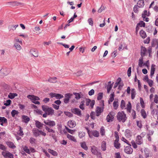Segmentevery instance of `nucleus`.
<instances>
[{
	"mask_svg": "<svg viewBox=\"0 0 158 158\" xmlns=\"http://www.w3.org/2000/svg\"><path fill=\"white\" fill-rule=\"evenodd\" d=\"M42 108L43 111L47 113L48 115H52L53 114L54 110L52 108L49 107L47 106L43 105L42 106Z\"/></svg>",
	"mask_w": 158,
	"mask_h": 158,
	"instance_id": "obj_2",
	"label": "nucleus"
},
{
	"mask_svg": "<svg viewBox=\"0 0 158 158\" xmlns=\"http://www.w3.org/2000/svg\"><path fill=\"white\" fill-rule=\"evenodd\" d=\"M105 9V7L104 6L102 5L100 8L98 10V13H101Z\"/></svg>",
	"mask_w": 158,
	"mask_h": 158,
	"instance_id": "obj_64",
	"label": "nucleus"
},
{
	"mask_svg": "<svg viewBox=\"0 0 158 158\" xmlns=\"http://www.w3.org/2000/svg\"><path fill=\"white\" fill-rule=\"evenodd\" d=\"M73 94L75 96V98L77 100L80 99L81 97L79 93H73Z\"/></svg>",
	"mask_w": 158,
	"mask_h": 158,
	"instance_id": "obj_50",
	"label": "nucleus"
},
{
	"mask_svg": "<svg viewBox=\"0 0 158 158\" xmlns=\"http://www.w3.org/2000/svg\"><path fill=\"white\" fill-rule=\"evenodd\" d=\"M117 119L118 121L124 123L127 119L126 114L123 111L119 112L117 115Z\"/></svg>",
	"mask_w": 158,
	"mask_h": 158,
	"instance_id": "obj_1",
	"label": "nucleus"
},
{
	"mask_svg": "<svg viewBox=\"0 0 158 158\" xmlns=\"http://www.w3.org/2000/svg\"><path fill=\"white\" fill-rule=\"evenodd\" d=\"M10 72V69L6 68L1 69L0 70V77H2L7 75Z\"/></svg>",
	"mask_w": 158,
	"mask_h": 158,
	"instance_id": "obj_3",
	"label": "nucleus"
},
{
	"mask_svg": "<svg viewBox=\"0 0 158 158\" xmlns=\"http://www.w3.org/2000/svg\"><path fill=\"white\" fill-rule=\"evenodd\" d=\"M6 144L10 148L12 149H15L16 148V146L14 145V143L10 141H8L6 142Z\"/></svg>",
	"mask_w": 158,
	"mask_h": 158,
	"instance_id": "obj_20",
	"label": "nucleus"
},
{
	"mask_svg": "<svg viewBox=\"0 0 158 158\" xmlns=\"http://www.w3.org/2000/svg\"><path fill=\"white\" fill-rule=\"evenodd\" d=\"M48 152L54 156H57L58 155L57 153L55 151L51 150L50 149H48Z\"/></svg>",
	"mask_w": 158,
	"mask_h": 158,
	"instance_id": "obj_32",
	"label": "nucleus"
},
{
	"mask_svg": "<svg viewBox=\"0 0 158 158\" xmlns=\"http://www.w3.org/2000/svg\"><path fill=\"white\" fill-rule=\"evenodd\" d=\"M103 97V93H99L98 95L97 99L98 100H101Z\"/></svg>",
	"mask_w": 158,
	"mask_h": 158,
	"instance_id": "obj_53",
	"label": "nucleus"
},
{
	"mask_svg": "<svg viewBox=\"0 0 158 158\" xmlns=\"http://www.w3.org/2000/svg\"><path fill=\"white\" fill-rule=\"evenodd\" d=\"M67 137L70 140L73 141L74 142H77L76 139H75L74 137L69 134H68L67 135Z\"/></svg>",
	"mask_w": 158,
	"mask_h": 158,
	"instance_id": "obj_34",
	"label": "nucleus"
},
{
	"mask_svg": "<svg viewBox=\"0 0 158 158\" xmlns=\"http://www.w3.org/2000/svg\"><path fill=\"white\" fill-rule=\"evenodd\" d=\"M155 66L156 65L154 64H152L151 65L150 72V76L151 78H152L154 74L155 71Z\"/></svg>",
	"mask_w": 158,
	"mask_h": 158,
	"instance_id": "obj_16",
	"label": "nucleus"
},
{
	"mask_svg": "<svg viewBox=\"0 0 158 158\" xmlns=\"http://www.w3.org/2000/svg\"><path fill=\"white\" fill-rule=\"evenodd\" d=\"M130 146H127L124 149L125 152L127 154H131L133 151V149L131 147V145H129Z\"/></svg>",
	"mask_w": 158,
	"mask_h": 158,
	"instance_id": "obj_10",
	"label": "nucleus"
},
{
	"mask_svg": "<svg viewBox=\"0 0 158 158\" xmlns=\"http://www.w3.org/2000/svg\"><path fill=\"white\" fill-rule=\"evenodd\" d=\"M137 26H139L140 27H144L145 26V23L143 21H141L139 23L137 24Z\"/></svg>",
	"mask_w": 158,
	"mask_h": 158,
	"instance_id": "obj_47",
	"label": "nucleus"
},
{
	"mask_svg": "<svg viewBox=\"0 0 158 158\" xmlns=\"http://www.w3.org/2000/svg\"><path fill=\"white\" fill-rule=\"evenodd\" d=\"M100 133L102 135H105V130L104 127H102L100 129Z\"/></svg>",
	"mask_w": 158,
	"mask_h": 158,
	"instance_id": "obj_57",
	"label": "nucleus"
},
{
	"mask_svg": "<svg viewBox=\"0 0 158 158\" xmlns=\"http://www.w3.org/2000/svg\"><path fill=\"white\" fill-rule=\"evenodd\" d=\"M147 50L144 47L142 46L141 47L140 55L141 57H143L146 55Z\"/></svg>",
	"mask_w": 158,
	"mask_h": 158,
	"instance_id": "obj_12",
	"label": "nucleus"
},
{
	"mask_svg": "<svg viewBox=\"0 0 158 158\" xmlns=\"http://www.w3.org/2000/svg\"><path fill=\"white\" fill-rule=\"evenodd\" d=\"M45 129L47 130L48 132L51 133H54L55 132V131L52 129L46 126L45 127Z\"/></svg>",
	"mask_w": 158,
	"mask_h": 158,
	"instance_id": "obj_46",
	"label": "nucleus"
},
{
	"mask_svg": "<svg viewBox=\"0 0 158 158\" xmlns=\"http://www.w3.org/2000/svg\"><path fill=\"white\" fill-rule=\"evenodd\" d=\"M23 150L27 153L28 154H30V151L29 149L28 148V147L26 146H25L23 147Z\"/></svg>",
	"mask_w": 158,
	"mask_h": 158,
	"instance_id": "obj_43",
	"label": "nucleus"
},
{
	"mask_svg": "<svg viewBox=\"0 0 158 158\" xmlns=\"http://www.w3.org/2000/svg\"><path fill=\"white\" fill-rule=\"evenodd\" d=\"M35 138L32 137L31 138L29 139V142L31 144L35 143Z\"/></svg>",
	"mask_w": 158,
	"mask_h": 158,
	"instance_id": "obj_59",
	"label": "nucleus"
},
{
	"mask_svg": "<svg viewBox=\"0 0 158 158\" xmlns=\"http://www.w3.org/2000/svg\"><path fill=\"white\" fill-rule=\"evenodd\" d=\"M71 110L73 113L78 116H80L81 115V111L79 108H75L71 109Z\"/></svg>",
	"mask_w": 158,
	"mask_h": 158,
	"instance_id": "obj_11",
	"label": "nucleus"
},
{
	"mask_svg": "<svg viewBox=\"0 0 158 158\" xmlns=\"http://www.w3.org/2000/svg\"><path fill=\"white\" fill-rule=\"evenodd\" d=\"M114 93H111L110 95V98L108 100V103L109 104L110 102H112L114 99Z\"/></svg>",
	"mask_w": 158,
	"mask_h": 158,
	"instance_id": "obj_27",
	"label": "nucleus"
},
{
	"mask_svg": "<svg viewBox=\"0 0 158 158\" xmlns=\"http://www.w3.org/2000/svg\"><path fill=\"white\" fill-rule=\"evenodd\" d=\"M90 117L93 119H95V113L94 111H92L90 114Z\"/></svg>",
	"mask_w": 158,
	"mask_h": 158,
	"instance_id": "obj_56",
	"label": "nucleus"
},
{
	"mask_svg": "<svg viewBox=\"0 0 158 158\" xmlns=\"http://www.w3.org/2000/svg\"><path fill=\"white\" fill-rule=\"evenodd\" d=\"M140 100L141 106L142 108H144L145 107L144 103L142 98H140Z\"/></svg>",
	"mask_w": 158,
	"mask_h": 158,
	"instance_id": "obj_54",
	"label": "nucleus"
},
{
	"mask_svg": "<svg viewBox=\"0 0 158 158\" xmlns=\"http://www.w3.org/2000/svg\"><path fill=\"white\" fill-rule=\"evenodd\" d=\"M64 97V96L63 95L59 94H56V98L57 99H60Z\"/></svg>",
	"mask_w": 158,
	"mask_h": 158,
	"instance_id": "obj_51",
	"label": "nucleus"
},
{
	"mask_svg": "<svg viewBox=\"0 0 158 158\" xmlns=\"http://www.w3.org/2000/svg\"><path fill=\"white\" fill-rule=\"evenodd\" d=\"M120 107L122 109L125 108V102L123 100H122L121 101Z\"/></svg>",
	"mask_w": 158,
	"mask_h": 158,
	"instance_id": "obj_45",
	"label": "nucleus"
},
{
	"mask_svg": "<svg viewBox=\"0 0 158 158\" xmlns=\"http://www.w3.org/2000/svg\"><path fill=\"white\" fill-rule=\"evenodd\" d=\"M18 26V25H11L9 26L8 28L9 29H10V30L11 29H12L14 31L15 30L16 28Z\"/></svg>",
	"mask_w": 158,
	"mask_h": 158,
	"instance_id": "obj_39",
	"label": "nucleus"
},
{
	"mask_svg": "<svg viewBox=\"0 0 158 158\" xmlns=\"http://www.w3.org/2000/svg\"><path fill=\"white\" fill-rule=\"evenodd\" d=\"M125 135L127 137L129 138L131 137V135L130 133V131L127 129L125 131Z\"/></svg>",
	"mask_w": 158,
	"mask_h": 158,
	"instance_id": "obj_48",
	"label": "nucleus"
},
{
	"mask_svg": "<svg viewBox=\"0 0 158 158\" xmlns=\"http://www.w3.org/2000/svg\"><path fill=\"white\" fill-rule=\"evenodd\" d=\"M103 107H100L99 106H97L95 112L96 113V115L97 116H99L100 115L101 113L103 111V106H104V101H102Z\"/></svg>",
	"mask_w": 158,
	"mask_h": 158,
	"instance_id": "obj_4",
	"label": "nucleus"
},
{
	"mask_svg": "<svg viewBox=\"0 0 158 158\" xmlns=\"http://www.w3.org/2000/svg\"><path fill=\"white\" fill-rule=\"evenodd\" d=\"M139 34L140 36L143 39H144L147 37L146 34L143 30H141L140 31Z\"/></svg>",
	"mask_w": 158,
	"mask_h": 158,
	"instance_id": "obj_25",
	"label": "nucleus"
},
{
	"mask_svg": "<svg viewBox=\"0 0 158 158\" xmlns=\"http://www.w3.org/2000/svg\"><path fill=\"white\" fill-rule=\"evenodd\" d=\"M113 106L114 109H117L118 106V102L116 101H114L113 103Z\"/></svg>",
	"mask_w": 158,
	"mask_h": 158,
	"instance_id": "obj_44",
	"label": "nucleus"
},
{
	"mask_svg": "<svg viewBox=\"0 0 158 158\" xmlns=\"http://www.w3.org/2000/svg\"><path fill=\"white\" fill-rule=\"evenodd\" d=\"M152 47H155L154 42H152V46L149 47L147 51L148 53H152Z\"/></svg>",
	"mask_w": 158,
	"mask_h": 158,
	"instance_id": "obj_40",
	"label": "nucleus"
},
{
	"mask_svg": "<svg viewBox=\"0 0 158 158\" xmlns=\"http://www.w3.org/2000/svg\"><path fill=\"white\" fill-rule=\"evenodd\" d=\"M30 52L31 54L34 56L35 57H37L38 56V52L37 50L35 49H31Z\"/></svg>",
	"mask_w": 158,
	"mask_h": 158,
	"instance_id": "obj_15",
	"label": "nucleus"
},
{
	"mask_svg": "<svg viewBox=\"0 0 158 158\" xmlns=\"http://www.w3.org/2000/svg\"><path fill=\"white\" fill-rule=\"evenodd\" d=\"M91 152L93 154L95 155L98 152L97 151L96 147L94 146L91 147Z\"/></svg>",
	"mask_w": 158,
	"mask_h": 158,
	"instance_id": "obj_30",
	"label": "nucleus"
},
{
	"mask_svg": "<svg viewBox=\"0 0 158 158\" xmlns=\"http://www.w3.org/2000/svg\"><path fill=\"white\" fill-rule=\"evenodd\" d=\"M114 136L116 139L115 141L119 140V137L118 135V133L116 131L114 132Z\"/></svg>",
	"mask_w": 158,
	"mask_h": 158,
	"instance_id": "obj_62",
	"label": "nucleus"
},
{
	"mask_svg": "<svg viewBox=\"0 0 158 158\" xmlns=\"http://www.w3.org/2000/svg\"><path fill=\"white\" fill-rule=\"evenodd\" d=\"M99 135V132L96 130L91 131L89 135V137L90 138H92L93 136L94 137H98Z\"/></svg>",
	"mask_w": 158,
	"mask_h": 158,
	"instance_id": "obj_6",
	"label": "nucleus"
},
{
	"mask_svg": "<svg viewBox=\"0 0 158 158\" xmlns=\"http://www.w3.org/2000/svg\"><path fill=\"white\" fill-rule=\"evenodd\" d=\"M141 114L143 118H145L147 117V114L145 110L143 109L141 111Z\"/></svg>",
	"mask_w": 158,
	"mask_h": 158,
	"instance_id": "obj_37",
	"label": "nucleus"
},
{
	"mask_svg": "<svg viewBox=\"0 0 158 158\" xmlns=\"http://www.w3.org/2000/svg\"><path fill=\"white\" fill-rule=\"evenodd\" d=\"M137 4L139 7L142 8L144 5V1L143 0H139Z\"/></svg>",
	"mask_w": 158,
	"mask_h": 158,
	"instance_id": "obj_21",
	"label": "nucleus"
},
{
	"mask_svg": "<svg viewBox=\"0 0 158 158\" xmlns=\"http://www.w3.org/2000/svg\"><path fill=\"white\" fill-rule=\"evenodd\" d=\"M68 125L70 128H73L76 126L75 122L73 120H71L68 121Z\"/></svg>",
	"mask_w": 158,
	"mask_h": 158,
	"instance_id": "obj_17",
	"label": "nucleus"
},
{
	"mask_svg": "<svg viewBox=\"0 0 158 158\" xmlns=\"http://www.w3.org/2000/svg\"><path fill=\"white\" fill-rule=\"evenodd\" d=\"M72 95V94L69 93L65 94L64 95V102L65 104L68 103Z\"/></svg>",
	"mask_w": 158,
	"mask_h": 158,
	"instance_id": "obj_7",
	"label": "nucleus"
},
{
	"mask_svg": "<svg viewBox=\"0 0 158 158\" xmlns=\"http://www.w3.org/2000/svg\"><path fill=\"white\" fill-rule=\"evenodd\" d=\"M27 98L31 100L32 101L38 100L40 98L37 96H35L34 95H29L27 96Z\"/></svg>",
	"mask_w": 158,
	"mask_h": 158,
	"instance_id": "obj_14",
	"label": "nucleus"
},
{
	"mask_svg": "<svg viewBox=\"0 0 158 158\" xmlns=\"http://www.w3.org/2000/svg\"><path fill=\"white\" fill-rule=\"evenodd\" d=\"M113 83L114 82H113L112 84H111L110 85H108L107 86V93H109L110 90L111 89Z\"/></svg>",
	"mask_w": 158,
	"mask_h": 158,
	"instance_id": "obj_52",
	"label": "nucleus"
},
{
	"mask_svg": "<svg viewBox=\"0 0 158 158\" xmlns=\"http://www.w3.org/2000/svg\"><path fill=\"white\" fill-rule=\"evenodd\" d=\"M18 134L20 136H22L23 135V131H22V128L20 127L19 129Z\"/></svg>",
	"mask_w": 158,
	"mask_h": 158,
	"instance_id": "obj_58",
	"label": "nucleus"
},
{
	"mask_svg": "<svg viewBox=\"0 0 158 158\" xmlns=\"http://www.w3.org/2000/svg\"><path fill=\"white\" fill-rule=\"evenodd\" d=\"M14 46L18 50H20L21 49V46L17 43H15Z\"/></svg>",
	"mask_w": 158,
	"mask_h": 158,
	"instance_id": "obj_42",
	"label": "nucleus"
},
{
	"mask_svg": "<svg viewBox=\"0 0 158 158\" xmlns=\"http://www.w3.org/2000/svg\"><path fill=\"white\" fill-rule=\"evenodd\" d=\"M113 119L114 118L109 114L107 115L106 118V120L108 122H110L113 121Z\"/></svg>",
	"mask_w": 158,
	"mask_h": 158,
	"instance_id": "obj_36",
	"label": "nucleus"
},
{
	"mask_svg": "<svg viewBox=\"0 0 158 158\" xmlns=\"http://www.w3.org/2000/svg\"><path fill=\"white\" fill-rule=\"evenodd\" d=\"M136 95V92L134 89H132L131 90V98L132 99H134Z\"/></svg>",
	"mask_w": 158,
	"mask_h": 158,
	"instance_id": "obj_31",
	"label": "nucleus"
},
{
	"mask_svg": "<svg viewBox=\"0 0 158 158\" xmlns=\"http://www.w3.org/2000/svg\"><path fill=\"white\" fill-rule=\"evenodd\" d=\"M101 148L102 150L104 151L106 149V142L105 141H103L101 145Z\"/></svg>",
	"mask_w": 158,
	"mask_h": 158,
	"instance_id": "obj_29",
	"label": "nucleus"
},
{
	"mask_svg": "<svg viewBox=\"0 0 158 158\" xmlns=\"http://www.w3.org/2000/svg\"><path fill=\"white\" fill-rule=\"evenodd\" d=\"M136 143L138 145H140L143 143V140L142 137L140 135H138L135 140Z\"/></svg>",
	"mask_w": 158,
	"mask_h": 158,
	"instance_id": "obj_13",
	"label": "nucleus"
},
{
	"mask_svg": "<svg viewBox=\"0 0 158 158\" xmlns=\"http://www.w3.org/2000/svg\"><path fill=\"white\" fill-rule=\"evenodd\" d=\"M45 124L50 127H53L56 125L55 122L53 121H51L49 119L44 120Z\"/></svg>",
	"mask_w": 158,
	"mask_h": 158,
	"instance_id": "obj_8",
	"label": "nucleus"
},
{
	"mask_svg": "<svg viewBox=\"0 0 158 158\" xmlns=\"http://www.w3.org/2000/svg\"><path fill=\"white\" fill-rule=\"evenodd\" d=\"M35 124L36 127L39 129H41L44 125L43 123L37 120L35 121Z\"/></svg>",
	"mask_w": 158,
	"mask_h": 158,
	"instance_id": "obj_23",
	"label": "nucleus"
},
{
	"mask_svg": "<svg viewBox=\"0 0 158 158\" xmlns=\"http://www.w3.org/2000/svg\"><path fill=\"white\" fill-rule=\"evenodd\" d=\"M22 119L23 122L25 123H27L30 120V118L27 116L24 115L22 116Z\"/></svg>",
	"mask_w": 158,
	"mask_h": 158,
	"instance_id": "obj_18",
	"label": "nucleus"
},
{
	"mask_svg": "<svg viewBox=\"0 0 158 158\" xmlns=\"http://www.w3.org/2000/svg\"><path fill=\"white\" fill-rule=\"evenodd\" d=\"M81 147L85 150L86 151L88 149V147L86 146V143L84 142L80 143Z\"/></svg>",
	"mask_w": 158,
	"mask_h": 158,
	"instance_id": "obj_26",
	"label": "nucleus"
},
{
	"mask_svg": "<svg viewBox=\"0 0 158 158\" xmlns=\"http://www.w3.org/2000/svg\"><path fill=\"white\" fill-rule=\"evenodd\" d=\"M85 135V133L83 132H79L78 134L79 137L80 138H82Z\"/></svg>",
	"mask_w": 158,
	"mask_h": 158,
	"instance_id": "obj_55",
	"label": "nucleus"
},
{
	"mask_svg": "<svg viewBox=\"0 0 158 158\" xmlns=\"http://www.w3.org/2000/svg\"><path fill=\"white\" fill-rule=\"evenodd\" d=\"M7 120L5 118L0 117V124L1 125L3 126V123H7Z\"/></svg>",
	"mask_w": 158,
	"mask_h": 158,
	"instance_id": "obj_19",
	"label": "nucleus"
},
{
	"mask_svg": "<svg viewBox=\"0 0 158 158\" xmlns=\"http://www.w3.org/2000/svg\"><path fill=\"white\" fill-rule=\"evenodd\" d=\"M10 3H11L12 6H19L23 5V3H21V2H18L16 1L11 2Z\"/></svg>",
	"mask_w": 158,
	"mask_h": 158,
	"instance_id": "obj_33",
	"label": "nucleus"
},
{
	"mask_svg": "<svg viewBox=\"0 0 158 158\" xmlns=\"http://www.w3.org/2000/svg\"><path fill=\"white\" fill-rule=\"evenodd\" d=\"M40 131L37 129H33V130L34 135L35 137H37L40 135Z\"/></svg>",
	"mask_w": 158,
	"mask_h": 158,
	"instance_id": "obj_22",
	"label": "nucleus"
},
{
	"mask_svg": "<svg viewBox=\"0 0 158 158\" xmlns=\"http://www.w3.org/2000/svg\"><path fill=\"white\" fill-rule=\"evenodd\" d=\"M56 78L55 77L50 78L48 81L51 83H55L56 82Z\"/></svg>",
	"mask_w": 158,
	"mask_h": 158,
	"instance_id": "obj_41",
	"label": "nucleus"
},
{
	"mask_svg": "<svg viewBox=\"0 0 158 158\" xmlns=\"http://www.w3.org/2000/svg\"><path fill=\"white\" fill-rule=\"evenodd\" d=\"M17 96V94L16 93H9L8 95V97L9 98L12 99L14 98L15 96Z\"/></svg>",
	"mask_w": 158,
	"mask_h": 158,
	"instance_id": "obj_35",
	"label": "nucleus"
},
{
	"mask_svg": "<svg viewBox=\"0 0 158 158\" xmlns=\"http://www.w3.org/2000/svg\"><path fill=\"white\" fill-rule=\"evenodd\" d=\"M139 66L141 67L143 66V57H141L139 58V63H138Z\"/></svg>",
	"mask_w": 158,
	"mask_h": 158,
	"instance_id": "obj_38",
	"label": "nucleus"
},
{
	"mask_svg": "<svg viewBox=\"0 0 158 158\" xmlns=\"http://www.w3.org/2000/svg\"><path fill=\"white\" fill-rule=\"evenodd\" d=\"M118 141H114V147L117 149H119L120 147V144L118 143Z\"/></svg>",
	"mask_w": 158,
	"mask_h": 158,
	"instance_id": "obj_28",
	"label": "nucleus"
},
{
	"mask_svg": "<svg viewBox=\"0 0 158 158\" xmlns=\"http://www.w3.org/2000/svg\"><path fill=\"white\" fill-rule=\"evenodd\" d=\"M133 147L134 148H137V146L136 144V143H135V142L134 140H132L131 142Z\"/></svg>",
	"mask_w": 158,
	"mask_h": 158,
	"instance_id": "obj_60",
	"label": "nucleus"
},
{
	"mask_svg": "<svg viewBox=\"0 0 158 158\" xmlns=\"http://www.w3.org/2000/svg\"><path fill=\"white\" fill-rule=\"evenodd\" d=\"M132 108V106L131 103L130 102H129L128 103L127 105L126 108H125V109H127V111L131 113V109Z\"/></svg>",
	"mask_w": 158,
	"mask_h": 158,
	"instance_id": "obj_24",
	"label": "nucleus"
},
{
	"mask_svg": "<svg viewBox=\"0 0 158 158\" xmlns=\"http://www.w3.org/2000/svg\"><path fill=\"white\" fill-rule=\"evenodd\" d=\"M131 115L133 117V119H135L136 118V113L135 111L133 110L131 113Z\"/></svg>",
	"mask_w": 158,
	"mask_h": 158,
	"instance_id": "obj_61",
	"label": "nucleus"
},
{
	"mask_svg": "<svg viewBox=\"0 0 158 158\" xmlns=\"http://www.w3.org/2000/svg\"><path fill=\"white\" fill-rule=\"evenodd\" d=\"M95 103V101L94 100L91 101L90 99H85V105L86 106H88L90 104V107L91 108H93L94 106Z\"/></svg>",
	"mask_w": 158,
	"mask_h": 158,
	"instance_id": "obj_5",
	"label": "nucleus"
},
{
	"mask_svg": "<svg viewBox=\"0 0 158 158\" xmlns=\"http://www.w3.org/2000/svg\"><path fill=\"white\" fill-rule=\"evenodd\" d=\"M18 114V111L15 110H12L11 112V114L13 117H14L15 115H17Z\"/></svg>",
	"mask_w": 158,
	"mask_h": 158,
	"instance_id": "obj_49",
	"label": "nucleus"
},
{
	"mask_svg": "<svg viewBox=\"0 0 158 158\" xmlns=\"http://www.w3.org/2000/svg\"><path fill=\"white\" fill-rule=\"evenodd\" d=\"M2 155L5 158H14V155L9 152H2Z\"/></svg>",
	"mask_w": 158,
	"mask_h": 158,
	"instance_id": "obj_9",
	"label": "nucleus"
},
{
	"mask_svg": "<svg viewBox=\"0 0 158 158\" xmlns=\"http://www.w3.org/2000/svg\"><path fill=\"white\" fill-rule=\"evenodd\" d=\"M138 6L137 5H135L134 8H133V10L136 13H137L138 12Z\"/></svg>",
	"mask_w": 158,
	"mask_h": 158,
	"instance_id": "obj_63",
	"label": "nucleus"
}]
</instances>
